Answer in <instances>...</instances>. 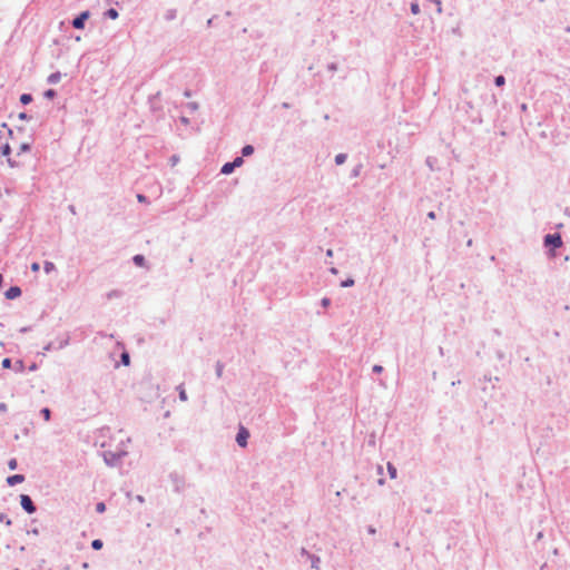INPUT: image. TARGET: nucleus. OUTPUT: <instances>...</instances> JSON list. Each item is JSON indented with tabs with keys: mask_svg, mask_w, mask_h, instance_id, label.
Instances as JSON below:
<instances>
[{
	"mask_svg": "<svg viewBox=\"0 0 570 570\" xmlns=\"http://www.w3.org/2000/svg\"><path fill=\"white\" fill-rule=\"evenodd\" d=\"M562 246L563 240L560 233H549L543 236V247L546 248L549 258H556L557 249Z\"/></svg>",
	"mask_w": 570,
	"mask_h": 570,
	"instance_id": "obj_1",
	"label": "nucleus"
},
{
	"mask_svg": "<svg viewBox=\"0 0 570 570\" xmlns=\"http://www.w3.org/2000/svg\"><path fill=\"white\" fill-rule=\"evenodd\" d=\"M128 454L127 451H125L124 449H118L116 451H111V450H104L101 452V456L104 459V462L106 463V465H108L109 468H116V466H119L121 464V460Z\"/></svg>",
	"mask_w": 570,
	"mask_h": 570,
	"instance_id": "obj_2",
	"label": "nucleus"
},
{
	"mask_svg": "<svg viewBox=\"0 0 570 570\" xmlns=\"http://www.w3.org/2000/svg\"><path fill=\"white\" fill-rule=\"evenodd\" d=\"M91 13L89 10H83L81 12H79L71 21H70V24L72 26V28L75 29H78V30H82L85 29V26H86V22L88 21V19L90 18Z\"/></svg>",
	"mask_w": 570,
	"mask_h": 570,
	"instance_id": "obj_3",
	"label": "nucleus"
},
{
	"mask_svg": "<svg viewBox=\"0 0 570 570\" xmlns=\"http://www.w3.org/2000/svg\"><path fill=\"white\" fill-rule=\"evenodd\" d=\"M250 436V433L247 428H245L243 424H239L235 441L239 448L245 449L248 445V439Z\"/></svg>",
	"mask_w": 570,
	"mask_h": 570,
	"instance_id": "obj_4",
	"label": "nucleus"
},
{
	"mask_svg": "<svg viewBox=\"0 0 570 570\" xmlns=\"http://www.w3.org/2000/svg\"><path fill=\"white\" fill-rule=\"evenodd\" d=\"M244 164V159L242 157H235L232 161L225 163L220 168V174L230 175L234 170L240 167Z\"/></svg>",
	"mask_w": 570,
	"mask_h": 570,
	"instance_id": "obj_5",
	"label": "nucleus"
},
{
	"mask_svg": "<svg viewBox=\"0 0 570 570\" xmlns=\"http://www.w3.org/2000/svg\"><path fill=\"white\" fill-rule=\"evenodd\" d=\"M20 504L21 508L29 514H32L36 512V504L30 495L28 494H20Z\"/></svg>",
	"mask_w": 570,
	"mask_h": 570,
	"instance_id": "obj_6",
	"label": "nucleus"
},
{
	"mask_svg": "<svg viewBox=\"0 0 570 570\" xmlns=\"http://www.w3.org/2000/svg\"><path fill=\"white\" fill-rule=\"evenodd\" d=\"M69 343V338H62L57 342L50 341L47 344L43 345V351H52V350H61L65 346H67Z\"/></svg>",
	"mask_w": 570,
	"mask_h": 570,
	"instance_id": "obj_7",
	"label": "nucleus"
},
{
	"mask_svg": "<svg viewBox=\"0 0 570 570\" xmlns=\"http://www.w3.org/2000/svg\"><path fill=\"white\" fill-rule=\"evenodd\" d=\"M169 479H170V481L174 484L175 491H177V492L183 491L184 485H185V480H184V478L179 473L171 472L169 474Z\"/></svg>",
	"mask_w": 570,
	"mask_h": 570,
	"instance_id": "obj_8",
	"label": "nucleus"
},
{
	"mask_svg": "<svg viewBox=\"0 0 570 570\" xmlns=\"http://www.w3.org/2000/svg\"><path fill=\"white\" fill-rule=\"evenodd\" d=\"M302 554L306 556L307 559L311 561V566L314 569H318V566L321 563V558L314 553H309L306 549H302Z\"/></svg>",
	"mask_w": 570,
	"mask_h": 570,
	"instance_id": "obj_9",
	"label": "nucleus"
},
{
	"mask_svg": "<svg viewBox=\"0 0 570 570\" xmlns=\"http://www.w3.org/2000/svg\"><path fill=\"white\" fill-rule=\"evenodd\" d=\"M22 291L19 286H10L6 292L4 296L7 299H14L21 295Z\"/></svg>",
	"mask_w": 570,
	"mask_h": 570,
	"instance_id": "obj_10",
	"label": "nucleus"
},
{
	"mask_svg": "<svg viewBox=\"0 0 570 570\" xmlns=\"http://www.w3.org/2000/svg\"><path fill=\"white\" fill-rule=\"evenodd\" d=\"M24 481L23 474H12L7 478V483L10 487H14Z\"/></svg>",
	"mask_w": 570,
	"mask_h": 570,
	"instance_id": "obj_11",
	"label": "nucleus"
},
{
	"mask_svg": "<svg viewBox=\"0 0 570 570\" xmlns=\"http://www.w3.org/2000/svg\"><path fill=\"white\" fill-rule=\"evenodd\" d=\"M132 263L137 267H145L146 264H147V259H146V257L142 254H136V255L132 256Z\"/></svg>",
	"mask_w": 570,
	"mask_h": 570,
	"instance_id": "obj_12",
	"label": "nucleus"
},
{
	"mask_svg": "<svg viewBox=\"0 0 570 570\" xmlns=\"http://www.w3.org/2000/svg\"><path fill=\"white\" fill-rule=\"evenodd\" d=\"M254 151H255V148H254L253 145H249V144L244 145L242 147V149H240V156L239 157H242V159H244V157L252 156L254 154Z\"/></svg>",
	"mask_w": 570,
	"mask_h": 570,
	"instance_id": "obj_13",
	"label": "nucleus"
},
{
	"mask_svg": "<svg viewBox=\"0 0 570 570\" xmlns=\"http://www.w3.org/2000/svg\"><path fill=\"white\" fill-rule=\"evenodd\" d=\"M61 79V72L60 71H56V72H52L48 78H47V83L49 85H56L60 81Z\"/></svg>",
	"mask_w": 570,
	"mask_h": 570,
	"instance_id": "obj_14",
	"label": "nucleus"
},
{
	"mask_svg": "<svg viewBox=\"0 0 570 570\" xmlns=\"http://www.w3.org/2000/svg\"><path fill=\"white\" fill-rule=\"evenodd\" d=\"M104 16L108 19H111V20H115L119 17V12L117 9L115 8H108L105 12H104Z\"/></svg>",
	"mask_w": 570,
	"mask_h": 570,
	"instance_id": "obj_15",
	"label": "nucleus"
},
{
	"mask_svg": "<svg viewBox=\"0 0 570 570\" xmlns=\"http://www.w3.org/2000/svg\"><path fill=\"white\" fill-rule=\"evenodd\" d=\"M119 363L124 366H128L130 364V355L126 350L121 352Z\"/></svg>",
	"mask_w": 570,
	"mask_h": 570,
	"instance_id": "obj_16",
	"label": "nucleus"
},
{
	"mask_svg": "<svg viewBox=\"0 0 570 570\" xmlns=\"http://www.w3.org/2000/svg\"><path fill=\"white\" fill-rule=\"evenodd\" d=\"M355 285V279L352 276L346 277L340 283V286L343 288L352 287Z\"/></svg>",
	"mask_w": 570,
	"mask_h": 570,
	"instance_id": "obj_17",
	"label": "nucleus"
},
{
	"mask_svg": "<svg viewBox=\"0 0 570 570\" xmlns=\"http://www.w3.org/2000/svg\"><path fill=\"white\" fill-rule=\"evenodd\" d=\"M386 468H387V473H389L390 478L396 479L397 478L396 466L393 463L389 462Z\"/></svg>",
	"mask_w": 570,
	"mask_h": 570,
	"instance_id": "obj_18",
	"label": "nucleus"
},
{
	"mask_svg": "<svg viewBox=\"0 0 570 570\" xmlns=\"http://www.w3.org/2000/svg\"><path fill=\"white\" fill-rule=\"evenodd\" d=\"M43 271H45L46 274L49 275V274L56 272V266H55V264L52 262L46 261L43 263Z\"/></svg>",
	"mask_w": 570,
	"mask_h": 570,
	"instance_id": "obj_19",
	"label": "nucleus"
},
{
	"mask_svg": "<svg viewBox=\"0 0 570 570\" xmlns=\"http://www.w3.org/2000/svg\"><path fill=\"white\" fill-rule=\"evenodd\" d=\"M362 168H363V164L358 163L357 165H355L353 167V169L351 170V174H350V177L351 178H356L360 176L361 171H362Z\"/></svg>",
	"mask_w": 570,
	"mask_h": 570,
	"instance_id": "obj_20",
	"label": "nucleus"
},
{
	"mask_svg": "<svg viewBox=\"0 0 570 570\" xmlns=\"http://www.w3.org/2000/svg\"><path fill=\"white\" fill-rule=\"evenodd\" d=\"M32 101H33V96H32V94H22V95L20 96V102H21L22 105H24V106H26V105H29V104H30V102H32Z\"/></svg>",
	"mask_w": 570,
	"mask_h": 570,
	"instance_id": "obj_21",
	"label": "nucleus"
},
{
	"mask_svg": "<svg viewBox=\"0 0 570 570\" xmlns=\"http://www.w3.org/2000/svg\"><path fill=\"white\" fill-rule=\"evenodd\" d=\"M57 95H58V94H57V90H56V89H51V88H50V89H47V90H45V91L42 92V97H43V98H46V99H49V100H51V99L56 98V97H57Z\"/></svg>",
	"mask_w": 570,
	"mask_h": 570,
	"instance_id": "obj_22",
	"label": "nucleus"
},
{
	"mask_svg": "<svg viewBox=\"0 0 570 570\" xmlns=\"http://www.w3.org/2000/svg\"><path fill=\"white\" fill-rule=\"evenodd\" d=\"M347 159V155L344 153L337 154L334 158V161L337 166L343 165Z\"/></svg>",
	"mask_w": 570,
	"mask_h": 570,
	"instance_id": "obj_23",
	"label": "nucleus"
},
{
	"mask_svg": "<svg viewBox=\"0 0 570 570\" xmlns=\"http://www.w3.org/2000/svg\"><path fill=\"white\" fill-rule=\"evenodd\" d=\"M224 366V363L220 361H217L215 364V373L218 379H220L223 375Z\"/></svg>",
	"mask_w": 570,
	"mask_h": 570,
	"instance_id": "obj_24",
	"label": "nucleus"
},
{
	"mask_svg": "<svg viewBox=\"0 0 570 570\" xmlns=\"http://www.w3.org/2000/svg\"><path fill=\"white\" fill-rule=\"evenodd\" d=\"M16 372H23L26 368L24 362L22 360H17L12 367Z\"/></svg>",
	"mask_w": 570,
	"mask_h": 570,
	"instance_id": "obj_25",
	"label": "nucleus"
},
{
	"mask_svg": "<svg viewBox=\"0 0 570 570\" xmlns=\"http://www.w3.org/2000/svg\"><path fill=\"white\" fill-rule=\"evenodd\" d=\"M177 17V10L176 9H168L165 13V19L167 21H171L174 19H176Z\"/></svg>",
	"mask_w": 570,
	"mask_h": 570,
	"instance_id": "obj_26",
	"label": "nucleus"
},
{
	"mask_svg": "<svg viewBox=\"0 0 570 570\" xmlns=\"http://www.w3.org/2000/svg\"><path fill=\"white\" fill-rule=\"evenodd\" d=\"M0 153L2 156L8 157L11 154V147L8 142L0 146Z\"/></svg>",
	"mask_w": 570,
	"mask_h": 570,
	"instance_id": "obj_27",
	"label": "nucleus"
},
{
	"mask_svg": "<svg viewBox=\"0 0 570 570\" xmlns=\"http://www.w3.org/2000/svg\"><path fill=\"white\" fill-rule=\"evenodd\" d=\"M177 390H178V397H179V400L183 401V402H186L188 400L186 390L183 387V385H179L177 387Z\"/></svg>",
	"mask_w": 570,
	"mask_h": 570,
	"instance_id": "obj_28",
	"label": "nucleus"
},
{
	"mask_svg": "<svg viewBox=\"0 0 570 570\" xmlns=\"http://www.w3.org/2000/svg\"><path fill=\"white\" fill-rule=\"evenodd\" d=\"M90 546L94 550L98 551L104 547V541L101 539H94Z\"/></svg>",
	"mask_w": 570,
	"mask_h": 570,
	"instance_id": "obj_29",
	"label": "nucleus"
},
{
	"mask_svg": "<svg viewBox=\"0 0 570 570\" xmlns=\"http://www.w3.org/2000/svg\"><path fill=\"white\" fill-rule=\"evenodd\" d=\"M493 82L497 87H503L505 85V77L503 75L495 76Z\"/></svg>",
	"mask_w": 570,
	"mask_h": 570,
	"instance_id": "obj_30",
	"label": "nucleus"
},
{
	"mask_svg": "<svg viewBox=\"0 0 570 570\" xmlns=\"http://www.w3.org/2000/svg\"><path fill=\"white\" fill-rule=\"evenodd\" d=\"M40 415L43 417L45 421H49L51 417V410L49 407H42L40 410Z\"/></svg>",
	"mask_w": 570,
	"mask_h": 570,
	"instance_id": "obj_31",
	"label": "nucleus"
},
{
	"mask_svg": "<svg viewBox=\"0 0 570 570\" xmlns=\"http://www.w3.org/2000/svg\"><path fill=\"white\" fill-rule=\"evenodd\" d=\"M185 107H186V108H187V109L193 114V112H195L196 110H198L199 105H198V102L190 101V102H187V104L185 105Z\"/></svg>",
	"mask_w": 570,
	"mask_h": 570,
	"instance_id": "obj_32",
	"label": "nucleus"
},
{
	"mask_svg": "<svg viewBox=\"0 0 570 570\" xmlns=\"http://www.w3.org/2000/svg\"><path fill=\"white\" fill-rule=\"evenodd\" d=\"M1 366H2V368H12L13 367L12 360L10 357H4L1 362Z\"/></svg>",
	"mask_w": 570,
	"mask_h": 570,
	"instance_id": "obj_33",
	"label": "nucleus"
},
{
	"mask_svg": "<svg viewBox=\"0 0 570 570\" xmlns=\"http://www.w3.org/2000/svg\"><path fill=\"white\" fill-rule=\"evenodd\" d=\"M410 10L413 14H419L421 11L420 4L417 2H411Z\"/></svg>",
	"mask_w": 570,
	"mask_h": 570,
	"instance_id": "obj_34",
	"label": "nucleus"
},
{
	"mask_svg": "<svg viewBox=\"0 0 570 570\" xmlns=\"http://www.w3.org/2000/svg\"><path fill=\"white\" fill-rule=\"evenodd\" d=\"M107 507H106V503L100 501L98 503H96V512L97 513H104L106 511Z\"/></svg>",
	"mask_w": 570,
	"mask_h": 570,
	"instance_id": "obj_35",
	"label": "nucleus"
},
{
	"mask_svg": "<svg viewBox=\"0 0 570 570\" xmlns=\"http://www.w3.org/2000/svg\"><path fill=\"white\" fill-rule=\"evenodd\" d=\"M122 295L121 291H118V289H112L110 291L108 294H107V297L109 299L114 298V297H120Z\"/></svg>",
	"mask_w": 570,
	"mask_h": 570,
	"instance_id": "obj_36",
	"label": "nucleus"
},
{
	"mask_svg": "<svg viewBox=\"0 0 570 570\" xmlns=\"http://www.w3.org/2000/svg\"><path fill=\"white\" fill-rule=\"evenodd\" d=\"M137 200L141 204H149V198L144 194H137Z\"/></svg>",
	"mask_w": 570,
	"mask_h": 570,
	"instance_id": "obj_37",
	"label": "nucleus"
},
{
	"mask_svg": "<svg viewBox=\"0 0 570 570\" xmlns=\"http://www.w3.org/2000/svg\"><path fill=\"white\" fill-rule=\"evenodd\" d=\"M31 149V145L29 142H22L19 147V154L29 151Z\"/></svg>",
	"mask_w": 570,
	"mask_h": 570,
	"instance_id": "obj_38",
	"label": "nucleus"
},
{
	"mask_svg": "<svg viewBox=\"0 0 570 570\" xmlns=\"http://www.w3.org/2000/svg\"><path fill=\"white\" fill-rule=\"evenodd\" d=\"M331 304H332V301L330 297H323L321 299V306L324 308L328 307Z\"/></svg>",
	"mask_w": 570,
	"mask_h": 570,
	"instance_id": "obj_39",
	"label": "nucleus"
},
{
	"mask_svg": "<svg viewBox=\"0 0 570 570\" xmlns=\"http://www.w3.org/2000/svg\"><path fill=\"white\" fill-rule=\"evenodd\" d=\"M326 68H327V70L330 72H335L337 70V63L336 62H330V63H327Z\"/></svg>",
	"mask_w": 570,
	"mask_h": 570,
	"instance_id": "obj_40",
	"label": "nucleus"
},
{
	"mask_svg": "<svg viewBox=\"0 0 570 570\" xmlns=\"http://www.w3.org/2000/svg\"><path fill=\"white\" fill-rule=\"evenodd\" d=\"M373 373L381 374L384 371V367L382 365L375 364L372 367Z\"/></svg>",
	"mask_w": 570,
	"mask_h": 570,
	"instance_id": "obj_41",
	"label": "nucleus"
},
{
	"mask_svg": "<svg viewBox=\"0 0 570 570\" xmlns=\"http://www.w3.org/2000/svg\"><path fill=\"white\" fill-rule=\"evenodd\" d=\"M0 522H6L7 525L11 524V520L4 513H0Z\"/></svg>",
	"mask_w": 570,
	"mask_h": 570,
	"instance_id": "obj_42",
	"label": "nucleus"
},
{
	"mask_svg": "<svg viewBox=\"0 0 570 570\" xmlns=\"http://www.w3.org/2000/svg\"><path fill=\"white\" fill-rule=\"evenodd\" d=\"M8 466H9L10 470H16L17 469V460L16 459H11L8 462Z\"/></svg>",
	"mask_w": 570,
	"mask_h": 570,
	"instance_id": "obj_43",
	"label": "nucleus"
},
{
	"mask_svg": "<svg viewBox=\"0 0 570 570\" xmlns=\"http://www.w3.org/2000/svg\"><path fill=\"white\" fill-rule=\"evenodd\" d=\"M366 531L368 534H372V535L376 533V529L373 525H367Z\"/></svg>",
	"mask_w": 570,
	"mask_h": 570,
	"instance_id": "obj_44",
	"label": "nucleus"
},
{
	"mask_svg": "<svg viewBox=\"0 0 570 570\" xmlns=\"http://www.w3.org/2000/svg\"><path fill=\"white\" fill-rule=\"evenodd\" d=\"M179 120H180V122H181V124H184V125H189V118H188V117H186V116H180V117H179Z\"/></svg>",
	"mask_w": 570,
	"mask_h": 570,
	"instance_id": "obj_45",
	"label": "nucleus"
},
{
	"mask_svg": "<svg viewBox=\"0 0 570 570\" xmlns=\"http://www.w3.org/2000/svg\"><path fill=\"white\" fill-rule=\"evenodd\" d=\"M28 370H29V371H36V370H37L36 361H32V362L28 365Z\"/></svg>",
	"mask_w": 570,
	"mask_h": 570,
	"instance_id": "obj_46",
	"label": "nucleus"
},
{
	"mask_svg": "<svg viewBox=\"0 0 570 570\" xmlns=\"http://www.w3.org/2000/svg\"><path fill=\"white\" fill-rule=\"evenodd\" d=\"M328 272L332 274V275H337L338 274V269L334 266L330 267L328 268Z\"/></svg>",
	"mask_w": 570,
	"mask_h": 570,
	"instance_id": "obj_47",
	"label": "nucleus"
},
{
	"mask_svg": "<svg viewBox=\"0 0 570 570\" xmlns=\"http://www.w3.org/2000/svg\"><path fill=\"white\" fill-rule=\"evenodd\" d=\"M426 216H428L429 219H435L436 218V214L433 210L429 212Z\"/></svg>",
	"mask_w": 570,
	"mask_h": 570,
	"instance_id": "obj_48",
	"label": "nucleus"
},
{
	"mask_svg": "<svg viewBox=\"0 0 570 570\" xmlns=\"http://www.w3.org/2000/svg\"><path fill=\"white\" fill-rule=\"evenodd\" d=\"M20 119H31V116H29L27 112L19 114Z\"/></svg>",
	"mask_w": 570,
	"mask_h": 570,
	"instance_id": "obj_49",
	"label": "nucleus"
},
{
	"mask_svg": "<svg viewBox=\"0 0 570 570\" xmlns=\"http://www.w3.org/2000/svg\"><path fill=\"white\" fill-rule=\"evenodd\" d=\"M177 161H178V156L173 155V156L170 157V163H171V165H175Z\"/></svg>",
	"mask_w": 570,
	"mask_h": 570,
	"instance_id": "obj_50",
	"label": "nucleus"
},
{
	"mask_svg": "<svg viewBox=\"0 0 570 570\" xmlns=\"http://www.w3.org/2000/svg\"><path fill=\"white\" fill-rule=\"evenodd\" d=\"M490 98H491V105L495 106L498 102L495 95L492 94Z\"/></svg>",
	"mask_w": 570,
	"mask_h": 570,
	"instance_id": "obj_51",
	"label": "nucleus"
},
{
	"mask_svg": "<svg viewBox=\"0 0 570 570\" xmlns=\"http://www.w3.org/2000/svg\"><path fill=\"white\" fill-rule=\"evenodd\" d=\"M29 267L31 272L36 273V261L31 262Z\"/></svg>",
	"mask_w": 570,
	"mask_h": 570,
	"instance_id": "obj_52",
	"label": "nucleus"
},
{
	"mask_svg": "<svg viewBox=\"0 0 570 570\" xmlns=\"http://www.w3.org/2000/svg\"><path fill=\"white\" fill-rule=\"evenodd\" d=\"M333 255H334L333 249H332V248H328V249L326 250V257H333Z\"/></svg>",
	"mask_w": 570,
	"mask_h": 570,
	"instance_id": "obj_53",
	"label": "nucleus"
},
{
	"mask_svg": "<svg viewBox=\"0 0 570 570\" xmlns=\"http://www.w3.org/2000/svg\"><path fill=\"white\" fill-rule=\"evenodd\" d=\"M7 404L6 403H0V412H6L7 411Z\"/></svg>",
	"mask_w": 570,
	"mask_h": 570,
	"instance_id": "obj_54",
	"label": "nucleus"
},
{
	"mask_svg": "<svg viewBox=\"0 0 570 570\" xmlns=\"http://www.w3.org/2000/svg\"><path fill=\"white\" fill-rule=\"evenodd\" d=\"M215 18H216V16H214V17H212V18H209V19L207 20V27H212V26H213V22H214V19H215Z\"/></svg>",
	"mask_w": 570,
	"mask_h": 570,
	"instance_id": "obj_55",
	"label": "nucleus"
},
{
	"mask_svg": "<svg viewBox=\"0 0 570 570\" xmlns=\"http://www.w3.org/2000/svg\"><path fill=\"white\" fill-rule=\"evenodd\" d=\"M184 96H185V97H190V96H191V91H190L189 89H186V90L184 91Z\"/></svg>",
	"mask_w": 570,
	"mask_h": 570,
	"instance_id": "obj_56",
	"label": "nucleus"
},
{
	"mask_svg": "<svg viewBox=\"0 0 570 570\" xmlns=\"http://www.w3.org/2000/svg\"><path fill=\"white\" fill-rule=\"evenodd\" d=\"M27 533H28V534H30V533L36 534V528H33V529H28V530H27Z\"/></svg>",
	"mask_w": 570,
	"mask_h": 570,
	"instance_id": "obj_57",
	"label": "nucleus"
},
{
	"mask_svg": "<svg viewBox=\"0 0 570 570\" xmlns=\"http://www.w3.org/2000/svg\"><path fill=\"white\" fill-rule=\"evenodd\" d=\"M377 483H379L380 485H383V484L385 483V480H384L383 478H380V479L377 480Z\"/></svg>",
	"mask_w": 570,
	"mask_h": 570,
	"instance_id": "obj_58",
	"label": "nucleus"
},
{
	"mask_svg": "<svg viewBox=\"0 0 570 570\" xmlns=\"http://www.w3.org/2000/svg\"><path fill=\"white\" fill-rule=\"evenodd\" d=\"M136 499H137L139 502H144V501H145L144 497H142V495H139V494L136 497Z\"/></svg>",
	"mask_w": 570,
	"mask_h": 570,
	"instance_id": "obj_59",
	"label": "nucleus"
},
{
	"mask_svg": "<svg viewBox=\"0 0 570 570\" xmlns=\"http://www.w3.org/2000/svg\"><path fill=\"white\" fill-rule=\"evenodd\" d=\"M520 108L522 111H525L528 109V106H527V104H522Z\"/></svg>",
	"mask_w": 570,
	"mask_h": 570,
	"instance_id": "obj_60",
	"label": "nucleus"
},
{
	"mask_svg": "<svg viewBox=\"0 0 570 570\" xmlns=\"http://www.w3.org/2000/svg\"><path fill=\"white\" fill-rule=\"evenodd\" d=\"M564 214L570 217V208L569 207L566 208Z\"/></svg>",
	"mask_w": 570,
	"mask_h": 570,
	"instance_id": "obj_61",
	"label": "nucleus"
},
{
	"mask_svg": "<svg viewBox=\"0 0 570 570\" xmlns=\"http://www.w3.org/2000/svg\"><path fill=\"white\" fill-rule=\"evenodd\" d=\"M69 210H70L71 213H73V214H75V213H76V212H75V206H73V205H70V206H69Z\"/></svg>",
	"mask_w": 570,
	"mask_h": 570,
	"instance_id": "obj_62",
	"label": "nucleus"
},
{
	"mask_svg": "<svg viewBox=\"0 0 570 570\" xmlns=\"http://www.w3.org/2000/svg\"><path fill=\"white\" fill-rule=\"evenodd\" d=\"M30 330H31V327H22L20 331H21V332H28V331H30Z\"/></svg>",
	"mask_w": 570,
	"mask_h": 570,
	"instance_id": "obj_63",
	"label": "nucleus"
},
{
	"mask_svg": "<svg viewBox=\"0 0 570 570\" xmlns=\"http://www.w3.org/2000/svg\"><path fill=\"white\" fill-rule=\"evenodd\" d=\"M8 163H9V165H10L11 167H13V166H14V163H13L10 158H8Z\"/></svg>",
	"mask_w": 570,
	"mask_h": 570,
	"instance_id": "obj_64",
	"label": "nucleus"
}]
</instances>
